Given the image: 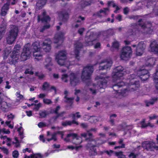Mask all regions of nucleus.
<instances>
[{"instance_id": "nucleus-13", "label": "nucleus", "mask_w": 158, "mask_h": 158, "mask_svg": "<svg viewBox=\"0 0 158 158\" xmlns=\"http://www.w3.org/2000/svg\"><path fill=\"white\" fill-rule=\"evenodd\" d=\"M142 147L149 151H152L155 149V143L152 141H145L142 143Z\"/></svg>"}, {"instance_id": "nucleus-7", "label": "nucleus", "mask_w": 158, "mask_h": 158, "mask_svg": "<svg viewBox=\"0 0 158 158\" xmlns=\"http://www.w3.org/2000/svg\"><path fill=\"white\" fill-rule=\"evenodd\" d=\"M30 48L31 44L29 43L27 44L24 46L23 52L20 56L21 61L25 60L29 58L31 53Z\"/></svg>"}, {"instance_id": "nucleus-56", "label": "nucleus", "mask_w": 158, "mask_h": 158, "mask_svg": "<svg viewBox=\"0 0 158 158\" xmlns=\"http://www.w3.org/2000/svg\"><path fill=\"white\" fill-rule=\"evenodd\" d=\"M33 158H43V156L40 153L35 154L32 155Z\"/></svg>"}, {"instance_id": "nucleus-23", "label": "nucleus", "mask_w": 158, "mask_h": 158, "mask_svg": "<svg viewBox=\"0 0 158 158\" xmlns=\"http://www.w3.org/2000/svg\"><path fill=\"white\" fill-rule=\"evenodd\" d=\"M142 19H140L139 20V25L142 28L144 29L145 31L147 33H149V31L151 30V24L150 23H148L144 26V25H142L140 23L141 22Z\"/></svg>"}, {"instance_id": "nucleus-21", "label": "nucleus", "mask_w": 158, "mask_h": 158, "mask_svg": "<svg viewBox=\"0 0 158 158\" xmlns=\"http://www.w3.org/2000/svg\"><path fill=\"white\" fill-rule=\"evenodd\" d=\"M151 51L155 54H158V44L155 40H153L150 45Z\"/></svg>"}, {"instance_id": "nucleus-18", "label": "nucleus", "mask_w": 158, "mask_h": 158, "mask_svg": "<svg viewBox=\"0 0 158 158\" xmlns=\"http://www.w3.org/2000/svg\"><path fill=\"white\" fill-rule=\"evenodd\" d=\"M70 84L73 86H75L79 82V79L73 73H71L69 76Z\"/></svg>"}, {"instance_id": "nucleus-6", "label": "nucleus", "mask_w": 158, "mask_h": 158, "mask_svg": "<svg viewBox=\"0 0 158 158\" xmlns=\"http://www.w3.org/2000/svg\"><path fill=\"white\" fill-rule=\"evenodd\" d=\"M93 72V68L92 66L85 67L82 72L81 78L83 81L89 79Z\"/></svg>"}, {"instance_id": "nucleus-40", "label": "nucleus", "mask_w": 158, "mask_h": 158, "mask_svg": "<svg viewBox=\"0 0 158 158\" xmlns=\"http://www.w3.org/2000/svg\"><path fill=\"white\" fill-rule=\"evenodd\" d=\"M64 98L65 99V102L69 104H72L73 102V101L74 100L73 98H69L67 97L66 96H65Z\"/></svg>"}, {"instance_id": "nucleus-52", "label": "nucleus", "mask_w": 158, "mask_h": 158, "mask_svg": "<svg viewBox=\"0 0 158 158\" xmlns=\"http://www.w3.org/2000/svg\"><path fill=\"white\" fill-rule=\"evenodd\" d=\"M19 155V153L18 151H15L12 153V156L14 158H17Z\"/></svg>"}, {"instance_id": "nucleus-22", "label": "nucleus", "mask_w": 158, "mask_h": 158, "mask_svg": "<svg viewBox=\"0 0 158 158\" xmlns=\"http://www.w3.org/2000/svg\"><path fill=\"white\" fill-rule=\"evenodd\" d=\"M46 12L45 11H44L43 12L42 16V18L40 19V16H38V21H39L40 19V20H41L42 22H48L50 21V18L49 17L46 15Z\"/></svg>"}, {"instance_id": "nucleus-50", "label": "nucleus", "mask_w": 158, "mask_h": 158, "mask_svg": "<svg viewBox=\"0 0 158 158\" xmlns=\"http://www.w3.org/2000/svg\"><path fill=\"white\" fill-rule=\"evenodd\" d=\"M89 119L91 123H95L98 121L97 118L95 117L91 116Z\"/></svg>"}, {"instance_id": "nucleus-38", "label": "nucleus", "mask_w": 158, "mask_h": 158, "mask_svg": "<svg viewBox=\"0 0 158 158\" xmlns=\"http://www.w3.org/2000/svg\"><path fill=\"white\" fill-rule=\"evenodd\" d=\"M117 116L116 114H112L110 116V122L111 125L112 126L114 124V119L113 118V117L115 118Z\"/></svg>"}, {"instance_id": "nucleus-17", "label": "nucleus", "mask_w": 158, "mask_h": 158, "mask_svg": "<svg viewBox=\"0 0 158 158\" xmlns=\"http://www.w3.org/2000/svg\"><path fill=\"white\" fill-rule=\"evenodd\" d=\"M100 64H104L103 66H101L99 67V70L106 69L110 68L112 65V62L110 59L104 60L99 63Z\"/></svg>"}, {"instance_id": "nucleus-35", "label": "nucleus", "mask_w": 158, "mask_h": 158, "mask_svg": "<svg viewBox=\"0 0 158 158\" xmlns=\"http://www.w3.org/2000/svg\"><path fill=\"white\" fill-rule=\"evenodd\" d=\"M109 12V9L108 8H104L103 9H101L100 10V12L102 13V14L103 15V16L107 15Z\"/></svg>"}, {"instance_id": "nucleus-10", "label": "nucleus", "mask_w": 158, "mask_h": 158, "mask_svg": "<svg viewBox=\"0 0 158 158\" xmlns=\"http://www.w3.org/2000/svg\"><path fill=\"white\" fill-rule=\"evenodd\" d=\"M67 53L65 51H60L56 56V59L58 64L60 65L64 64L66 59Z\"/></svg>"}, {"instance_id": "nucleus-27", "label": "nucleus", "mask_w": 158, "mask_h": 158, "mask_svg": "<svg viewBox=\"0 0 158 158\" xmlns=\"http://www.w3.org/2000/svg\"><path fill=\"white\" fill-rule=\"evenodd\" d=\"M51 61V58L50 57H48L46 59L44 63L45 68L46 69H48L49 71L51 70V69L50 68H49V66L52 65Z\"/></svg>"}, {"instance_id": "nucleus-61", "label": "nucleus", "mask_w": 158, "mask_h": 158, "mask_svg": "<svg viewBox=\"0 0 158 158\" xmlns=\"http://www.w3.org/2000/svg\"><path fill=\"white\" fill-rule=\"evenodd\" d=\"M35 107L34 109V110H38L40 107H41V104L40 103L37 104H35Z\"/></svg>"}, {"instance_id": "nucleus-62", "label": "nucleus", "mask_w": 158, "mask_h": 158, "mask_svg": "<svg viewBox=\"0 0 158 158\" xmlns=\"http://www.w3.org/2000/svg\"><path fill=\"white\" fill-rule=\"evenodd\" d=\"M158 118V115L155 114H153L151 116L149 117V118L150 120L155 119Z\"/></svg>"}, {"instance_id": "nucleus-53", "label": "nucleus", "mask_w": 158, "mask_h": 158, "mask_svg": "<svg viewBox=\"0 0 158 158\" xmlns=\"http://www.w3.org/2000/svg\"><path fill=\"white\" fill-rule=\"evenodd\" d=\"M154 2L152 1L151 0H148L147 5V6L148 8H149L150 6H152L153 4H155Z\"/></svg>"}, {"instance_id": "nucleus-14", "label": "nucleus", "mask_w": 158, "mask_h": 158, "mask_svg": "<svg viewBox=\"0 0 158 158\" xmlns=\"http://www.w3.org/2000/svg\"><path fill=\"white\" fill-rule=\"evenodd\" d=\"M83 45L81 43L79 42H77L74 44V55L75 56L76 58L78 60L80 59V56H79V51L80 49L82 48Z\"/></svg>"}, {"instance_id": "nucleus-8", "label": "nucleus", "mask_w": 158, "mask_h": 158, "mask_svg": "<svg viewBox=\"0 0 158 158\" xmlns=\"http://www.w3.org/2000/svg\"><path fill=\"white\" fill-rule=\"evenodd\" d=\"M132 51L131 47L126 46L124 47L121 51L120 57L122 60H126L131 56Z\"/></svg>"}, {"instance_id": "nucleus-41", "label": "nucleus", "mask_w": 158, "mask_h": 158, "mask_svg": "<svg viewBox=\"0 0 158 158\" xmlns=\"http://www.w3.org/2000/svg\"><path fill=\"white\" fill-rule=\"evenodd\" d=\"M67 148L69 149L73 150L75 149L76 151H78L82 148V146L80 145V146H76L75 147L72 146H67Z\"/></svg>"}, {"instance_id": "nucleus-1", "label": "nucleus", "mask_w": 158, "mask_h": 158, "mask_svg": "<svg viewBox=\"0 0 158 158\" xmlns=\"http://www.w3.org/2000/svg\"><path fill=\"white\" fill-rule=\"evenodd\" d=\"M125 70L122 66L116 67L112 73V77L114 82H117L116 84L113 86V89L115 90V88L117 87H120L125 85V83L127 85L128 89H124L123 93H126L127 91H134L137 90L139 87V82L136 81L134 78H133L134 75H132L131 77L125 80L123 82L118 81L122 79V77L125 74Z\"/></svg>"}, {"instance_id": "nucleus-63", "label": "nucleus", "mask_w": 158, "mask_h": 158, "mask_svg": "<svg viewBox=\"0 0 158 158\" xmlns=\"http://www.w3.org/2000/svg\"><path fill=\"white\" fill-rule=\"evenodd\" d=\"M38 126L40 128H41L43 127H44L46 126V124L44 123H42V122L39 123L38 124Z\"/></svg>"}, {"instance_id": "nucleus-20", "label": "nucleus", "mask_w": 158, "mask_h": 158, "mask_svg": "<svg viewBox=\"0 0 158 158\" xmlns=\"http://www.w3.org/2000/svg\"><path fill=\"white\" fill-rule=\"evenodd\" d=\"M64 33L60 32L56 33L54 38V42L55 43L59 42L62 43L63 41Z\"/></svg>"}, {"instance_id": "nucleus-46", "label": "nucleus", "mask_w": 158, "mask_h": 158, "mask_svg": "<svg viewBox=\"0 0 158 158\" xmlns=\"http://www.w3.org/2000/svg\"><path fill=\"white\" fill-rule=\"evenodd\" d=\"M115 155L118 156V158H125V156L123 154L122 152H115Z\"/></svg>"}, {"instance_id": "nucleus-55", "label": "nucleus", "mask_w": 158, "mask_h": 158, "mask_svg": "<svg viewBox=\"0 0 158 158\" xmlns=\"http://www.w3.org/2000/svg\"><path fill=\"white\" fill-rule=\"evenodd\" d=\"M60 106H56V108L53 110V112L55 114H57L58 113V111L60 110Z\"/></svg>"}, {"instance_id": "nucleus-31", "label": "nucleus", "mask_w": 158, "mask_h": 158, "mask_svg": "<svg viewBox=\"0 0 158 158\" xmlns=\"http://www.w3.org/2000/svg\"><path fill=\"white\" fill-rule=\"evenodd\" d=\"M89 153V155L91 156H94L97 154L95 146H93L90 147Z\"/></svg>"}, {"instance_id": "nucleus-42", "label": "nucleus", "mask_w": 158, "mask_h": 158, "mask_svg": "<svg viewBox=\"0 0 158 158\" xmlns=\"http://www.w3.org/2000/svg\"><path fill=\"white\" fill-rule=\"evenodd\" d=\"M41 118H44L46 117L47 115V112L45 110L40 111L39 114Z\"/></svg>"}, {"instance_id": "nucleus-39", "label": "nucleus", "mask_w": 158, "mask_h": 158, "mask_svg": "<svg viewBox=\"0 0 158 158\" xmlns=\"http://www.w3.org/2000/svg\"><path fill=\"white\" fill-rule=\"evenodd\" d=\"M43 102L44 103L48 105L52 104L53 103L51 99L47 98H44Z\"/></svg>"}, {"instance_id": "nucleus-54", "label": "nucleus", "mask_w": 158, "mask_h": 158, "mask_svg": "<svg viewBox=\"0 0 158 158\" xmlns=\"http://www.w3.org/2000/svg\"><path fill=\"white\" fill-rule=\"evenodd\" d=\"M50 27V25L47 24L44 26L41 29L40 31L43 32L45 29L49 28Z\"/></svg>"}, {"instance_id": "nucleus-28", "label": "nucleus", "mask_w": 158, "mask_h": 158, "mask_svg": "<svg viewBox=\"0 0 158 158\" xmlns=\"http://www.w3.org/2000/svg\"><path fill=\"white\" fill-rule=\"evenodd\" d=\"M58 15L60 17L62 18L63 19H66L69 17L68 14L65 11L59 12Z\"/></svg>"}, {"instance_id": "nucleus-59", "label": "nucleus", "mask_w": 158, "mask_h": 158, "mask_svg": "<svg viewBox=\"0 0 158 158\" xmlns=\"http://www.w3.org/2000/svg\"><path fill=\"white\" fill-rule=\"evenodd\" d=\"M24 73L26 74H29L32 75L33 74V72L30 69H27L25 70Z\"/></svg>"}, {"instance_id": "nucleus-12", "label": "nucleus", "mask_w": 158, "mask_h": 158, "mask_svg": "<svg viewBox=\"0 0 158 158\" xmlns=\"http://www.w3.org/2000/svg\"><path fill=\"white\" fill-rule=\"evenodd\" d=\"M147 69L143 68L140 69L138 71L137 75L139 76L142 80L146 81L149 77V74Z\"/></svg>"}, {"instance_id": "nucleus-19", "label": "nucleus", "mask_w": 158, "mask_h": 158, "mask_svg": "<svg viewBox=\"0 0 158 158\" xmlns=\"http://www.w3.org/2000/svg\"><path fill=\"white\" fill-rule=\"evenodd\" d=\"M51 41L49 39L45 40L43 43L42 47L44 50L46 52H49L51 49Z\"/></svg>"}, {"instance_id": "nucleus-32", "label": "nucleus", "mask_w": 158, "mask_h": 158, "mask_svg": "<svg viewBox=\"0 0 158 158\" xmlns=\"http://www.w3.org/2000/svg\"><path fill=\"white\" fill-rule=\"evenodd\" d=\"M157 98H152L150 101H146L145 103H146V106H148L150 105H153L155 102L157 100Z\"/></svg>"}, {"instance_id": "nucleus-48", "label": "nucleus", "mask_w": 158, "mask_h": 158, "mask_svg": "<svg viewBox=\"0 0 158 158\" xmlns=\"http://www.w3.org/2000/svg\"><path fill=\"white\" fill-rule=\"evenodd\" d=\"M114 151L112 150H106L104 151L103 152H101V154H103L104 153H106L109 156H111V155L114 153Z\"/></svg>"}, {"instance_id": "nucleus-49", "label": "nucleus", "mask_w": 158, "mask_h": 158, "mask_svg": "<svg viewBox=\"0 0 158 158\" xmlns=\"http://www.w3.org/2000/svg\"><path fill=\"white\" fill-rule=\"evenodd\" d=\"M49 86V84L48 82H44L42 86V89L44 91L46 90L48 88Z\"/></svg>"}, {"instance_id": "nucleus-29", "label": "nucleus", "mask_w": 158, "mask_h": 158, "mask_svg": "<svg viewBox=\"0 0 158 158\" xmlns=\"http://www.w3.org/2000/svg\"><path fill=\"white\" fill-rule=\"evenodd\" d=\"M8 9V6L7 5H5L2 8L1 15L2 16L6 15Z\"/></svg>"}, {"instance_id": "nucleus-4", "label": "nucleus", "mask_w": 158, "mask_h": 158, "mask_svg": "<svg viewBox=\"0 0 158 158\" xmlns=\"http://www.w3.org/2000/svg\"><path fill=\"white\" fill-rule=\"evenodd\" d=\"M40 42L37 41L34 42L32 45V52L35 57V61H39L42 58V55L40 52Z\"/></svg>"}, {"instance_id": "nucleus-58", "label": "nucleus", "mask_w": 158, "mask_h": 158, "mask_svg": "<svg viewBox=\"0 0 158 158\" xmlns=\"http://www.w3.org/2000/svg\"><path fill=\"white\" fill-rule=\"evenodd\" d=\"M119 46L118 43L117 41H115L113 43V47L118 48Z\"/></svg>"}, {"instance_id": "nucleus-15", "label": "nucleus", "mask_w": 158, "mask_h": 158, "mask_svg": "<svg viewBox=\"0 0 158 158\" xmlns=\"http://www.w3.org/2000/svg\"><path fill=\"white\" fill-rule=\"evenodd\" d=\"M146 47L145 44L143 42L139 43L137 47L136 54L137 56H141L143 53Z\"/></svg>"}, {"instance_id": "nucleus-64", "label": "nucleus", "mask_w": 158, "mask_h": 158, "mask_svg": "<svg viewBox=\"0 0 158 158\" xmlns=\"http://www.w3.org/2000/svg\"><path fill=\"white\" fill-rule=\"evenodd\" d=\"M46 96V94H44L41 93L39 95H38V97L40 98H44Z\"/></svg>"}, {"instance_id": "nucleus-9", "label": "nucleus", "mask_w": 158, "mask_h": 158, "mask_svg": "<svg viewBox=\"0 0 158 158\" xmlns=\"http://www.w3.org/2000/svg\"><path fill=\"white\" fill-rule=\"evenodd\" d=\"M71 138L73 140H78V142H73V143L76 145H78L81 143L82 142L81 139L77 136V134L70 133L69 134H67L66 137L64 139V140L66 142H68L70 141V139Z\"/></svg>"}, {"instance_id": "nucleus-11", "label": "nucleus", "mask_w": 158, "mask_h": 158, "mask_svg": "<svg viewBox=\"0 0 158 158\" xmlns=\"http://www.w3.org/2000/svg\"><path fill=\"white\" fill-rule=\"evenodd\" d=\"M97 129L96 128H91L89 130L87 131V133H83L81 135L82 137L85 138L86 141H91L94 140L93 136L92 133L90 132V131H94L96 132Z\"/></svg>"}, {"instance_id": "nucleus-51", "label": "nucleus", "mask_w": 158, "mask_h": 158, "mask_svg": "<svg viewBox=\"0 0 158 158\" xmlns=\"http://www.w3.org/2000/svg\"><path fill=\"white\" fill-rule=\"evenodd\" d=\"M95 41L88 40L87 42L85 43V46H89L92 45L94 43Z\"/></svg>"}, {"instance_id": "nucleus-3", "label": "nucleus", "mask_w": 158, "mask_h": 158, "mask_svg": "<svg viewBox=\"0 0 158 158\" xmlns=\"http://www.w3.org/2000/svg\"><path fill=\"white\" fill-rule=\"evenodd\" d=\"M18 28L15 25L10 26V30L6 38V41L8 44H12L15 40L18 35Z\"/></svg>"}, {"instance_id": "nucleus-33", "label": "nucleus", "mask_w": 158, "mask_h": 158, "mask_svg": "<svg viewBox=\"0 0 158 158\" xmlns=\"http://www.w3.org/2000/svg\"><path fill=\"white\" fill-rule=\"evenodd\" d=\"M140 125H141L140 127L142 128H144L148 126H150L151 127H152L151 126V123H148V124H146L145 123V119H143L142 120L140 123Z\"/></svg>"}, {"instance_id": "nucleus-34", "label": "nucleus", "mask_w": 158, "mask_h": 158, "mask_svg": "<svg viewBox=\"0 0 158 158\" xmlns=\"http://www.w3.org/2000/svg\"><path fill=\"white\" fill-rule=\"evenodd\" d=\"M154 81L156 83V89L158 90V69L156 70V72L154 76Z\"/></svg>"}, {"instance_id": "nucleus-60", "label": "nucleus", "mask_w": 158, "mask_h": 158, "mask_svg": "<svg viewBox=\"0 0 158 158\" xmlns=\"http://www.w3.org/2000/svg\"><path fill=\"white\" fill-rule=\"evenodd\" d=\"M15 140L16 142L15 143V146L16 147H18L19 146V142L18 139L17 138L15 137Z\"/></svg>"}, {"instance_id": "nucleus-30", "label": "nucleus", "mask_w": 158, "mask_h": 158, "mask_svg": "<svg viewBox=\"0 0 158 158\" xmlns=\"http://www.w3.org/2000/svg\"><path fill=\"white\" fill-rule=\"evenodd\" d=\"M47 0H39L36 4V6L40 9L45 4Z\"/></svg>"}, {"instance_id": "nucleus-36", "label": "nucleus", "mask_w": 158, "mask_h": 158, "mask_svg": "<svg viewBox=\"0 0 158 158\" xmlns=\"http://www.w3.org/2000/svg\"><path fill=\"white\" fill-rule=\"evenodd\" d=\"M79 112H77L75 114H71L69 115L70 117H72L73 119H74L76 117L77 118H80L81 115L79 114Z\"/></svg>"}, {"instance_id": "nucleus-5", "label": "nucleus", "mask_w": 158, "mask_h": 158, "mask_svg": "<svg viewBox=\"0 0 158 158\" xmlns=\"http://www.w3.org/2000/svg\"><path fill=\"white\" fill-rule=\"evenodd\" d=\"M21 49V47L19 45H16L14 50L9 59V63L10 64H15L19 61V53Z\"/></svg>"}, {"instance_id": "nucleus-24", "label": "nucleus", "mask_w": 158, "mask_h": 158, "mask_svg": "<svg viewBox=\"0 0 158 158\" xmlns=\"http://www.w3.org/2000/svg\"><path fill=\"white\" fill-rule=\"evenodd\" d=\"M73 124H75L77 125L79 124L78 122L75 121V119H73L72 121L66 120L62 123V125L65 127L67 126H71Z\"/></svg>"}, {"instance_id": "nucleus-44", "label": "nucleus", "mask_w": 158, "mask_h": 158, "mask_svg": "<svg viewBox=\"0 0 158 158\" xmlns=\"http://www.w3.org/2000/svg\"><path fill=\"white\" fill-rule=\"evenodd\" d=\"M16 95L18 98L17 99V100L20 101L24 99V97L23 96L20 94V92L18 91L17 92L16 94Z\"/></svg>"}, {"instance_id": "nucleus-25", "label": "nucleus", "mask_w": 158, "mask_h": 158, "mask_svg": "<svg viewBox=\"0 0 158 158\" xmlns=\"http://www.w3.org/2000/svg\"><path fill=\"white\" fill-rule=\"evenodd\" d=\"M63 132L58 131L54 133L52 135V137L51 138H46V140L49 142L52 140H53L54 141H55L57 140L56 135L57 134H60L61 135L62 134V133Z\"/></svg>"}, {"instance_id": "nucleus-45", "label": "nucleus", "mask_w": 158, "mask_h": 158, "mask_svg": "<svg viewBox=\"0 0 158 158\" xmlns=\"http://www.w3.org/2000/svg\"><path fill=\"white\" fill-rule=\"evenodd\" d=\"M11 51L10 50L6 49L4 50V53H3V57L4 59L6 58L7 56L10 52Z\"/></svg>"}, {"instance_id": "nucleus-57", "label": "nucleus", "mask_w": 158, "mask_h": 158, "mask_svg": "<svg viewBox=\"0 0 158 158\" xmlns=\"http://www.w3.org/2000/svg\"><path fill=\"white\" fill-rule=\"evenodd\" d=\"M138 155H135L133 153H131L129 155V158H135L138 156Z\"/></svg>"}, {"instance_id": "nucleus-43", "label": "nucleus", "mask_w": 158, "mask_h": 158, "mask_svg": "<svg viewBox=\"0 0 158 158\" xmlns=\"http://www.w3.org/2000/svg\"><path fill=\"white\" fill-rule=\"evenodd\" d=\"M18 131H19V135L21 139H23V128L22 127H20L18 129Z\"/></svg>"}, {"instance_id": "nucleus-47", "label": "nucleus", "mask_w": 158, "mask_h": 158, "mask_svg": "<svg viewBox=\"0 0 158 158\" xmlns=\"http://www.w3.org/2000/svg\"><path fill=\"white\" fill-rule=\"evenodd\" d=\"M68 76L66 74H63L62 75L61 79L63 82H67L68 81Z\"/></svg>"}, {"instance_id": "nucleus-37", "label": "nucleus", "mask_w": 158, "mask_h": 158, "mask_svg": "<svg viewBox=\"0 0 158 158\" xmlns=\"http://www.w3.org/2000/svg\"><path fill=\"white\" fill-rule=\"evenodd\" d=\"M96 37V35L93 32H91L89 37V40L95 41Z\"/></svg>"}, {"instance_id": "nucleus-16", "label": "nucleus", "mask_w": 158, "mask_h": 158, "mask_svg": "<svg viewBox=\"0 0 158 158\" xmlns=\"http://www.w3.org/2000/svg\"><path fill=\"white\" fill-rule=\"evenodd\" d=\"M2 94L0 92V104L1 105V109L2 111L6 112L8 111L10 107V104L7 103L6 102H2Z\"/></svg>"}, {"instance_id": "nucleus-2", "label": "nucleus", "mask_w": 158, "mask_h": 158, "mask_svg": "<svg viewBox=\"0 0 158 158\" xmlns=\"http://www.w3.org/2000/svg\"><path fill=\"white\" fill-rule=\"evenodd\" d=\"M109 77L105 75H102L100 77H97L95 79L98 80L97 85H96L92 83L87 84L88 92L93 95H95L97 93L98 90L99 89H105L107 86V82Z\"/></svg>"}, {"instance_id": "nucleus-26", "label": "nucleus", "mask_w": 158, "mask_h": 158, "mask_svg": "<svg viewBox=\"0 0 158 158\" xmlns=\"http://www.w3.org/2000/svg\"><path fill=\"white\" fill-rule=\"evenodd\" d=\"M156 60L155 58H150L148 59L147 61L146 66H147L153 67L155 64Z\"/></svg>"}]
</instances>
